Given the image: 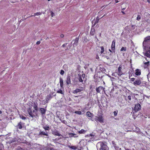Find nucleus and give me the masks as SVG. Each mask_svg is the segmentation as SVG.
<instances>
[{
	"instance_id": "obj_1",
	"label": "nucleus",
	"mask_w": 150,
	"mask_h": 150,
	"mask_svg": "<svg viewBox=\"0 0 150 150\" xmlns=\"http://www.w3.org/2000/svg\"><path fill=\"white\" fill-rule=\"evenodd\" d=\"M97 146L99 150H108V148L105 143L102 142H98L97 144Z\"/></svg>"
},
{
	"instance_id": "obj_2",
	"label": "nucleus",
	"mask_w": 150,
	"mask_h": 150,
	"mask_svg": "<svg viewBox=\"0 0 150 150\" xmlns=\"http://www.w3.org/2000/svg\"><path fill=\"white\" fill-rule=\"evenodd\" d=\"M95 120L97 122H99L101 123H103L104 122V119L102 115H98L95 118Z\"/></svg>"
},
{
	"instance_id": "obj_3",
	"label": "nucleus",
	"mask_w": 150,
	"mask_h": 150,
	"mask_svg": "<svg viewBox=\"0 0 150 150\" xmlns=\"http://www.w3.org/2000/svg\"><path fill=\"white\" fill-rule=\"evenodd\" d=\"M105 88L101 86H100L96 89V91L99 93H100L101 92L103 93V92H105L104 90Z\"/></svg>"
},
{
	"instance_id": "obj_4",
	"label": "nucleus",
	"mask_w": 150,
	"mask_h": 150,
	"mask_svg": "<svg viewBox=\"0 0 150 150\" xmlns=\"http://www.w3.org/2000/svg\"><path fill=\"white\" fill-rule=\"evenodd\" d=\"M83 88L82 87H79V88L76 89L75 90L73 91L72 92L74 93H78L83 91Z\"/></svg>"
},
{
	"instance_id": "obj_5",
	"label": "nucleus",
	"mask_w": 150,
	"mask_h": 150,
	"mask_svg": "<svg viewBox=\"0 0 150 150\" xmlns=\"http://www.w3.org/2000/svg\"><path fill=\"white\" fill-rule=\"evenodd\" d=\"M141 106L138 103L135 105L134 107V111L135 112H137L139 110L141 109Z\"/></svg>"
},
{
	"instance_id": "obj_6",
	"label": "nucleus",
	"mask_w": 150,
	"mask_h": 150,
	"mask_svg": "<svg viewBox=\"0 0 150 150\" xmlns=\"http://www.w3.org/2000/svg\"><path fill=\"white\" fill-rule=\"evenodd\" d=\"M141 83V81L140 80H138L134 81L133 82V84L135 86L139 85Z\"/></svg>"
},
{
	"instance_id": "obj_7",
	"label": "nucleus",
	"mask_w": 150,
	"mask_h": 150,
	"mask_svg": "<svg viewBox=\"0 0 150 150\" xmlns=\"http://www.w3.org/2000/svg\"><path fill=\"white\" fill-rule=\"evenodd\" d=\"M149 40H150V36H148L145 38L144 40L143 43V45L144 46V44L145 42H148V41H149Z\"/></svg>"
},
{
	"instance_id": "obj_8",
	"label": "nucleus",
	"mask_w": 150,
	"mask_h": 150,
	"mask_svg": "<svg viewBox=\"0 0 150 150\" xmlns=\"http://www.w3.org/2000/svg\"><path fill=\"white\" fill-rule=\"evenodd\" d=\"M141 70L139 69H136L135 70V74L136 75L139 76L141 74Z\"/></svg>"
},
{
	"instance_id": "obj_9",
	"label": "nucleus",
	"mask_w": 150,
	"mask_h": 150,
	"mask_svg": "<svg viewBox=\"0 0 150 150\" xmlns=\"http://www.w3.org/2000/svg\"><path fill=\"white\" fill-rule=\"evenodd\" d=\"M121 69L122 67L120 66L118 68V74L120 76L122 75V71H121Z\"/></svg>"
},
{
	"instance_id": "obj_10",
	"label": "nucleus",
	"mask_w": 150,
	"mask_h": 150,
	"mask_svg": "<svg viewBox=\"0 0 150 150\" xmlns=\"http://www.w3.org/2000/svg\"><path fill=\"white\" fill-rule=\"evenodd\" d=\"M115 41L114 40L112 42V45H111V49L113 51L115 48Z\"/></svg>"
},
{
	"instance_id": "obj_11",
	"label": "nucleus",
	"mask_w": 150,
	"mask_h": 150,
	"mask_svg": "<svg viewBox=\"0 0 150 150\" xmlns=\"http://www.w3.org/2000/svg\"><path fill=\"white\" fill-rule=\"evenodd\" d=\"M52 134L54 135L59 136L61 134L59 133L58 132L57 130H55L52 132Z\"/></svg>"
},
{
	"instance_id": "obj_12",
	"label": "nucleus",
	"mask_w": 150,
	"mask_h": 150,
	"mask_svg": "<svg viewBox=\"0 0 150 150\" xmlns=\"http://www.w3.org/2000/svg\"><path fill=\"white\" fill-rule=\"evenodd\" d=\"M86 115L89 117H91L93 116V114L91 113L90 112L88 111L86 113Z\"/></svg>"
},
{
	"instance_id": "obj_13",
	"label": "nucleus",
	"mask_w": 150,
	"mask_h": 150,
	"mask_svg": "<svg viewBox=\"0 0 150 150\" xmlns=\"http://www.w3.org/2000/svg\"><path fill=\"white\" fill-rule=\"evenodd\" d=\"M85 76V74H82V76H79V81L80 82H82L83 81V80L82 79V77L83 78H84V77Z\"/></svg>"
},
{
	"instance_id": "obj_14",
	"label": "nucleus",
	"mask_w": 150,
	"mask_h": 150,
	"mask_svg": "<svg viewBox=\"0 0 150 150\" xmlns=\"http://www.w3.org/2000/svg\"><path fill=\"white\" fill-rule=\"evenodd\" d=\"M28 112L29 114L30 115V116L32 117H33L34 116V115L32 113L31 110L30 109H29L28 110Z\"/></svg>"
},
{
	"instance_id": "obj_15",
	"label": "nucleus",
	"mask_w": 150,
	"mask_h": 150,
	"mask_svg": "<svg viewBox=\"0 0 150 150\" xmlns=\"http://www.w3.org/2000/svg\"><path fill=\"white\" fill-rule=\"evenodd\" d=\"M52 98V95H47L46 98V100L47 101V102H48V101L51 99Z\"/></svg>"
},
{
	"instance_id": "obj_16",
	"label": "nucleus",
	"mask_w": 150,
	"mask_h": 150,
	"mask_svg": "<svg viewBox=\"0 0 150 150\" xmlns=\"http://www.w3.org/2000/svg\"><path fill=\"white\" fill-rule=\"evenodd\" d=\"M144 55L147 57H150V51L149 50V51H147L146 53H145Z\"/></svg>"
},
{
	"instance_id": "obj_17",
	"label": "nucleus",
	"mask_w": 150,
	"mask_h": 150,
	"mask_svg": "<svg viewBox=\"0 0 150 150\" xmlns=\"http://www.w3.org/2000/svg\"><path fill=\"white\" fill-rule=\"evenodd\" d=\"M66 83L67 84H71V80L69 77L67 78L66 80Z\"/></svg>"
},
{
	"instance_id": "obj_18",
	"label": "nucleus",
	"mask_w": 150,
	"mask_h": 150,
	"mask_svg": "<svg viewBox=\"0 0 150 150\" xmlns=\"http://www.w3.org/2000/svg\"><path fill=\"white\" fill-rule=\"evenodd\" d=\"M79 39L77 38H76L74 40V42L73 44L74 45H75L76 46L77 45Z\"/></svg>"
},
{
	"instance_id": "obj_19",
	"label": "nucleus",
	"mask_w": 150,
	"mask_h": 150,
	"mask_svg": "<svg viewBox=\"0 0 150 150\" xmlns=\"http://www.w3.org/2000/svg\"><path fill=\"white\" fill-rule=\"evenodd\" d=\"M40 111L42 114H45V110L43 108H40Z\"/></svg>"
},
{
	"instance_id": "obj_20",
	"label": "nucleus",
	"mask_w": 150,
	"mask_h": 150,
	"mask_svg": "<svg viewBox=\"0 0 150 150\" xmlns=\"http://www.w3.org/2000/svg\"><path fill=\"white\" fill-rule=\"evenodd\" d=\"M60 84L61 87H62L63 85V82L62 79L61 78L60 79Z\"/></svg>"
},
{
	"instance_id": "obj_21",
	"label": "nucleus",
	"mask_w": 150,
	"mask_h": 150,
	"mask_svg": "<svg viewBox=\"0 0 150 150\" xmlns=\"http://www.w3.org/2000/svg\"><path fill=\"white\" fill-rule=\"evenodd\" d=\"M86 132V131L83 129H81V130L79 131V134H84Z\"/></svg>"
},
{
	"instance_id": "obj_22",
	"label": "nucleus",
	"mask_w": 150,
	"mask_h": 150,
	"mask_svg": "<svg viewBox=\"0 0 150 150\" xmlns=\"http://www.w3.org/2000/svg\"><path fill=\"white\" fill-rule=\"evenodd\" d=\"M95 32L94 29L93 28H91V31L90 32V34L91 35H93L94 34Z\"/></svg>"
},
{
	"instance_id": "obj_23",
	"label": "nucleus",
	"mask_w": 150,
	"mask_h": 150,
	"mask_svg": "<svg viewBox=\"0 0 150 150\" xmlns=\"http://www.w3.org/2000/svg\"><path fill=\"white\" fill-rule=\"evenodd\" d=\"M17 127L19 129H21L22 128V124L21 122H20L18 124L17 126Z\"/></svg>"
},
{
	"instance_id": "obj_24",
	"label": "nucleus",
	"mask_w": 150,
	"mask_h": 150,
	"mask_svg": "<svg viewBox=\"0 0 150 150\" xmlns=\"http://www.w3.org/2000/svg\"><path fill=\"white\" fill-rule=\"evenodd\" d=\"M63 67L64 69L66 71L68 70V67L66 64H64V65Z\"/></svg>"
},
{
	"instance_id": "obj_25",
	"label": "nucleus",
	"mask_w": 150,
	"mask_h": 150,
	"mask_svg": "<svg viewBox=\"0 0 150 150\" xmlns=\"http://www.w3.org/2000/svg\"><path fill=\"white\" fill-rule=\"evenodd\" d=\"M40 135H43L45 136H48V134H46L45 133V132H41L40 133Z\"/></svg>"
},
{
	"instance_id": "obj_26",
	"label": "nucleus",
	"mask_w": 150,
	"mask_h": 150,
	"mask_svg": "<svg viewBox=\"0 0 150 150\" xmlns=\"http://www.w3.org/2000/svg\"><path fill=\"white\" fill-rule=\"evenodd\" d=\"M100 48L101 50L100 51V53L101 54H102L103 53V52H104V47L103 46H101L100 47Z\"/></svg>"
},
{
	"instance_id": "obj_27",
	"label": "nucleus",
	"mask_w": 150,
	"mask_h": 150,
	"mask_svg": "<svg viewBox=\"0 0 150 150\" xmlns=\"http://www.w3.org/2000/svg\"><path fill=\"white\" fill-rule=\"evenodd\" d=\"M69 147L72 149H73L74 150H76L77 149V147L75 146H69Z\"/></svg>"
},
{
	"instance_id": "obj_28",
	"label": "nucleus",
	"mask_w": 150,
	"mask_h": 150,
	"mask_svg": "<svg viewBox=\"0 0 150 150\" xmlns=\"http://www.w3.org/2000/svg\"><path fill=\"white\" fill-rule=\"evenodd\" d=\"M57 93H60L61 94H63V92L61 90H59L57 91Z\"/></svg>"
},
{
	"instance_id": "obj_29",
	"label": "nucleus",
	"mask_w": 150,
	"mask_h": 150,
	"mask_svg": "<svg viewBox=\"0 0 150 150\" xmlns=\"http://www.w3.org/2000/svg\"><path fill=\"white\" fill-rule=\"evenodd\" d=\"M41 14V13L40 12H37L34 13V16H38L39 15H40Z\"/></svg>"
},
{
	"instance_id": "obj_30",
	"label": "nucleus",
	"mask_w": 150,
	"mask_h": 150,
	"mask_svg": "<svg viewBox=\"0 0 150 150\" xmlns=\"http://www.w3.org/2000/svg\"><path fill=\"white\" fill-rule=\"evenodd\" d=\"M75 113L78 115H80L81 114V111H76L75 112Z\"/></svg>"
},
{
	"instance_id": "obj_31",
	"label": "nucleus",
	"mask_w": 150,
	"mask_h": 150,
	"mask_svg": "<svg viewBox=\"0 0 150 150\" xmlns=\"http://www.w3.org/2000/svg\"><path fill=\"white\" fill-rule=\"evenodd\" d=\"M126 47H122L121 48V51H126Z\"/></svg>"
},
{
	"instance_id": "obj_32",
	"label": "nucleus",
	"mask_w": 150,
	"mask_h": 150,
	"mask_svg": "<svg viewBox=\"0 0 150 150\" xmlns=\"http://www.w3.org/2000/svg\"><path fill=\"white\" fill-rule=\"evenodd\" d=\"M34 109L36 111H37L38 110V108L37 106L36 105H34Z\"/></svg>"
},
{
	"instance_id": "obj_33",
	"label": "nucleus",
	"mask_w": 150,
	"mask_h": 150,
	"mask_svg": "<svg viewBox=\"0 0 150 150\" xmlns=\"http://www.w3.org/2000/svg\"><path fill=\"white\" fill-rule=\"evenodd\" d=\"M21 118L23 120H25L26 119V118L23 116L20 115Z\"/></svg>"
},
{
	"instance_id": "obj_34",
	"label": "nucleus",
	"mask_w": 150,
	"mask_h": 150,
	"mask_svg": "<svg viewBox=\"0 0 150 150\" xmlns=\"http://www.w3.org/2000/svg\"><path fill=\"white\" fill-rule=\"evenodd\" d=\"M64 73V71L63 70H61L60 71V74L62 75H63Z\"/></svg>"
},
{
	"instance_id": "obj_35",
	"label": "nucleus",
	"mask_w": 150,
	"mask_h": 150,
	"mask_svg": "<svg viewBox=\"0 0 150 150\" xmlns=\"http://www.w3.org/2000/svg\"><path fill=\"white\" fill-rule=\"evenodd\" d=\"M44 128L45 130H49V127L48 126L47 127H44Z\"/></svg>"
},
{
	"instance_id": "obj_36",
	"label": "nucleus",
	"mask_w": 150,
	"mask_h": 150,
	"mask_svg": "<svg viewBox=\"0 0 150 150\" xmlns=\"http://www.w3.org/2000/svg\"><path fill=\"white\" fill-rule=\"evenodd\" d=\"M141 18V16L139 15H138L137 16V20L139 21Z\"/></svg>"
},
{
	"instance_id": "obj_37",
	"label": "nucleus",
	"mask_w": 150,
	"mask_h": 150,
	"mask_svg": "<svg viewBox=\"0 0 150 150\" xmlns=\"http://www.w3.org/2000/svg\"><path fill=\"white\" fill-rule=\"evenodd\" d=\"M149 61H148V62H145L144 63V64L146 65V67L149 64Z\"/></svg>"
},
{
	"instance_id": "obj_38",
	"label": "nucleus",
	"mask_w": 150,
	"mask_h": 150,
	"mask_svg": "<svg viewBox=\"0 0 150 150\" xmlns=\"http://www.w3.org/2000/svg\"><path fill=\"white\" fill-rule=\"evenodd\" d=\"M118 111H115L114 112V114L115 116H116L117 115Z\"/></svg>"
},
{
	"instance_id": "obj_39",
	"label": "nucleus",
	"mask_w": 150,
	"mask_h": 150,
	"mask_svg": "<svg viewBox=\"0 0 150 150\" xmlns=\"http://www.w3.org/2000/svg\"><path fill=\"white\" fill-rule=\"evenodd\" d=\"M98 21L99 19L98 18H97L96 19L95 23L96 24V23H97L98 22Z\"/></svg>"
},
{
	"instance_id": "obj_40",
	"label": "nucleus",
	"mask_w": 150,
	"mask_h": 150,
	"mask_svg": "<svg viewBox=\"0 0 150 150\" xmlns=\"http://www.w3.org/2000/svg\"><path fill=\"white\" fill-rule=\"evenodd\" d=\"M51 16L52 17H53L54 15V14L53 12L52 11H51Z\"/></svg>"
},
{
	"instance_id": "obj_41",
	"label": "nucleus",
	"mask_w": 150,
	"mask_h": 150,
	"mask_svg": "<svg viewBox=\"0 0 150 150\" xmlns=\"http://www.w3.org/2000/svg\"><path fill=\"white\" fill-rule=\"evenodd\" d=\"M95 135V134L94 133H92L90 134L89 136H90L91 137H93Z\"/></svg>"
},
{
	"instance_id": "obj_42",
	"label": "nucleus",
	"mask_w": 150,
	"mask_h": 150,
	"mask_svg": "<svg viewBox=\"0 0 150 150\" xmlns=\"http://www.w3.org/2000/svg\"><path fill=\"white\" fill-rule=\"evenodd\" d=\"M128 98L129 100H130L131 99V96H128Z\"/></svg>"
},
{
	"instance_id": "obj_43",
	"label": "nucleus",
	"mask_w": 150,
	"mask_h": 150,
	"mask_svg": "<svg viewBox=\"0 0 150 150\" xmlns=\"http://www.w3.org/2000/svg\"><path fill=\"white\" fill-rule=\"evenodd\" d=\"M134 78L131 79V81H134Z\"/></svg>"
},
{
	"instance_id": "obj_44",
	"label": "nucleus",
	"mask_w": 150,
	"mask_h": 150,
	"mask_svg": "<svg viewBox=\"0 0 150 150\" xmlns=\"http://www.w3.org/2000/svg\"><path fill=\"white\" fill-rule=\"evenodd\" d=\"M40 43V41H38L37 42L36 44L37 45H39Z\"/></svg>"
},
{
	"instance_id": "obj_45",
	"label": "nucleus",
	"mask_w": 150,
	"mask_h": 150,
	"mask_svg": "<svg viewBox=\"0 0 150 150\" xmlns=\"http://www.w3.org/2000/svg\"><path fill=\"white\" fill-rule=\"evenodd\" d=\"M67 43H66V44H64L63 45H62V47H65V45H67Z\"/></svg>"
},
{
	"instance_id": "obj_46",
	"label": "nucleus",
	"mask_w": 150,
	"mask_h": 150,
	"mask_svg": "<svg viewBox=\"0 0 150 150\" xmlns=\"http://www.w3.org/2000/svg\"><path fill=\"white\" fill-rule=\"evenodd\" d=\"M64 35L63 34H61L60 35V37L61 38H63L64 37Z\"/></svg>"
},
{
	"instance_id": "obj_47",
	"label": "nucleus",
	"mask_w": 150,
	"mask_h": 150,
	"mask_svg": "<svg viewBox=\"0 0 150 150\" xmlns=\"http://www.w3.org/2000/svg\"><path fill=\"white\" fill-rule=\"evenodd\" d=\"M96 58V59H98L99 58V57L98 56V55H97V56Z\"/></svg>"
},
{
	"instance_id": "obj_48",
	"label": "nucleus",
	"mask_w": 150,
	"mask_h": 150,
	"mask_svg": "<svg viewBox=\"0 0 150 150\" xmlns=\"http://www.w3.org/2000/svg\"><path fill=\"white\" fill-rule=\"evenodd\" d=\"M115 1L116 3H117L119 2L118 0H115Z\"/></svg>"
},
{
	"instance_id": "obj_49",
	"label": "nucleus",
	"mask_w": 150,
	"mask_h": 150,
	"mask_svg": "<svg viewBox=\"0 0 150 150\" xmlns=\"http://www.w3.org/2000/svg\"><path fill=\"white\" fill-rule=\"evenodd\" d=\"M147 1L149 3H150V0H147Z\"/></svg>"
},
{
	"instance_id": "obj_50",
	"label": "nucleus",
	"mask_w": 150,
	"mask_h": 150,
	"mask_svg": "<svg viewBox=\"0 0 150 150\" xmlns=\"http://www.w3.org/2000/svg\"><path fill=\"white\" fill-rule=\"evenodd\" d=\"M122 13L123 14H125V13L123 11H122Z\"/></svg>"
},
{
	"instance_id": "obj_51",
	"label": "nucleus",
	"mask_w": 150,
	"mask_h": 150,
	"mask_svg": "<svg viewBox=\"0 0 150 150\" xmlns=\"http://www.w3.org/2000/svg\"><path fill=\"white\" fill-rule=\"evenodd\" d=\"M33 112L35 113V114H36V112H35V110H33Z\"/></svg>"
},
{
	"instance_id": "obj_52",
	"label": "nucleus",
	"mask_w": 150,
	"mask_h": 150,
	"mask_svg": "<svg viewBox=\"0 0 150 150\" xmlns=\"http://www.w3.org/2000/svg\"><path fill=\"white\" fill-rule=\"evenodd\" d=\"M2 113V111L1 110H0V114Z\"/></svg>"
},
{
	"instance_id": "obj_53",
	"label": "nucleus",
	"mask_w": 150,
	"mask_h": 150,
	"mask_svg": "<svg viewBox=\"0 0 150 150\" xmlns=\"http://www.w3.org/2000/svg\"><path fill=\"white\" fill-rule=\"evenodd\" d=\"M109 51H110L111 52H112L111 51V50H110L109 49Z\"/></svg>"
},
{
	"instance_id": "obj_54",
	"label": "nucleus",
	"mask_w": 150,
	"mask_h": 150,
	"mask_svg": "<svg viewBox=\"0 0 150 150\" xmlns=\"http://www.w3.org/2000/svg\"><path fill=\"white\" fill-rule=\"evenodd\" d=\"M93 139V138H91V139L92 140V141H93V139Z\"/></svg>"
},
{
	"instance_id": "obj_55",
	"label": "nucleus",
	"mask_w": 150,
	"mask_h": 150,
	"mask_svg": "<svg viewBox=\"0 0 150 150\" xmlns=\"http://www.w3.org/2000/svg\"><path fill=\"white\" fill-rule=\"evenodd\" d=\"M149 51H150V47H149Z\"/></svg>"
},
{
	"instance_id": "obj_56",
	"label": "nucleus",
	"mask_w": 150,
	"mask_h": 150,
	"mask_svg": "<svg viewBox=\"0 0 150 150\" xmlns=\"http://www.w3.org/2000/svg\"><path fill=\"white\" fill-rule=\"evenodd\" d=\"M93 140H96L97 139H95V138H94V139H93Z\"/></svg>"
},
{
	"instance_id": "obj_57",
	"label": "nucleus",
	"mask_w": 150,
	"mask_h": 150,
	"mask_svg": "<svg viewBox=\"0 0 150 150\" xmlns=\"http://www.w3.org/2000/svg\"><path fill=\"white\" fill-rule=\"evenodd\" d=\"M126 150H130V149H127Z\"/></svg>"
},
{
	"instance_id": "obj_58",
	"label": "nucleus",
	"mask_w": 150,
	"mask_h": 150,
	"mask_svg": "<svg viewBox=\"0 0 150 150\" xmlns=\"http://www.w3.org/2000/svg\"><path fill=\"white\" fill-rule=\"evenodd\" d=\"M48 1H50V0H48Z\"/></svg>"
},
{
	"instance_id": "obj_59",
	"label": "nucleus",
	"mask_w": 150,
	"mask_h": 150,
	"mask_svg": "<svg viewBox=\"0 0 150 150\" xmlns=\"http://www.w3.org/2000/svg\"><path fill=\"white\" fill-rule=\"evenodd\" d=\"M0 150H1L0 149Z\"/></svg>"
}]
</instances>
